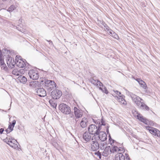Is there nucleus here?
Segmentation results:
<instances>
[{
    "label": "nucleus",
    "instance_id": "obj_1",
    "mask_svg": "<svg viewBox=\"0 0 160 160\" xmlns=\"http://www.w3.org/2000/svg\"><path fill=\"white\" fill-rule=\"evenodd\" d=\"M40 84L43 86L48 91L47 94L50 95V92L56 87V84L53 81L45 79H40Z\"/></svg>",
    "mask_w": 160,
    "mask_h": 160
},
{
    "label": "nucleus",
    "instance_id": "obj_2",
    "mask_svg": "<svg viewBox=\"0 0 160 160\" xmlns=\"http://www.w3.org/2000/svg\"><path fill=\"white\" fill-rule=\"evenodd\" d=\"M98 133V134L92 136V139L98 141L100 140L102 142H104L107 140V135L105 132L100 131Z\"/></svg>",
    "mask_w": 160,
    "mask_h": 160
},
{
    "label": "nucleus",
    "instance_id": "obj_3",
    "mask_svg": "<svg viewBox=\"0 0 160 160\" xmlns=\"http://www.w3.org/2000/svg\"><path fill=\"white\" fill-rule=\"evenodd\" d=\"M89 132L92 135H98L99 134L98 132L100 131L101 128L100 126H97L94 124L90 125L88 128Z\"/></svg>",
    "mask_w": 160,
    "mask_h": 160
},
{
    "label": "nucleus",
    "instance_id": "obj_4",
    "mask_svg": "<svg viewBox=\"0 0 160 160\" xmlns=\"http://www.w3.org/2000/svg\"><path fill=\"white\" fill-rule=\"evenodd\" d=\"M129 94L132 98V101L138 107L140 106V104L142 103V101H143V99L132 92H129Z\"/></svg>",
    "mask_w": 160,
    "mask_h": 160
},
{
    "label": "nucleus",
    "instance_id": "obj_5",
    "mask_svg": "<svg viewBox=\"0 0 160 160\" xmlns=\"http://www.w3.org/2000/svg\"><path fill=\"white\" fill-rule=\"evenodd\" d=\"M59 108L62 112L65 114H69L71 112L70 108L64 103L60 104L59 105Z\"/></svg>",
    "mask_w": 160,
    "mask_h": 160
},
{
    "label": "nucleus",
    "instance_id": "obj_6",
    "mask_svg": "<svg viewBox=\"0 0 160 160\" xmlns=\"http://www.w3.org/2000/svg\"><path fill=\"white\" fill-rule=\"evenodd\" d=\"M92 142L90 143L91 150L93 151H96L99 149V144L98 143V141L95 139H92V137L91 138Z\"/></svg>",
    "mask_w": 160,
    "mask_h": 160
},
{
    "label": "nucleus",
    "instance_id": "obj_7",
    "mask_svg": "<svg viewBox=\"0 0 160 160\" xmlns=\"http://www.w3.org/2000/svg\"><path fill=\"white\" fill-rule=\"evenodd\" d=\"M34 92L40 97H44L47 94L45 90L43 88H36L34 91Z\"/></svg>",
    "mask_w": 160,
    "mask_h": 160
},
{
    "label": "nucleus",
    "instance_id": "obj_8",
    "mask_svg": "<svg viewBox=\"0 0 160 160\" xmlns=\"http://www.w3.org/2000/svg\"><path fill=\"white\" fill-rule=\"evenodd\" d=\"M62 94V92L58 89L53 90L51 93V96L54 99H59L61 97Z\"/></svg>",
    "mask_w": 160,
    "mask_h": 160
},
{
    "label": "nucleus",
    "instance_id": "obj_9",
    "mask_svg": "<svg viewBox=\"0 0 160 160\" xmlns=\"http://www.w3.org/2000/svg\"><path fill=\"white\" fill-rule=\"evenodd\" d=\"M28 75L30 78L33 80H37L39 78V73L37 71L33 69L29 71Z\"/></svg>",
    "mask_w": 160,
    "mask_h": 160
},
{
    "label": "nucleus",
    "instance_id": "obj_10",
    "mask_svg": "<svg viewBox=\"0 0 160 160\" xmlns=\"http://www.w3.org/2000/svg\"><path fill=\"white\" fill-rule=\"evenodd\" d=\"M73 110L74 114L75 117L77 118H79L82 117L83 113L81 110L77 108L76 107H74Z\"/></svg>",
    "mask_w": 160,
    "mask_h": 160
},
{
    "label": "nucleus",
    "instance_id": "obj_11",
    "mask_svg": "<svg viewBox=\"0 0 160 160\" xmlns=\"http://www.w3.org/2000/svg\"><path fill=\"white\" fill-rule=\"evenodd\" d=\"M7 62L8 67L11 68H14L16 64V62H14L13 59H12V58L9 56L7 60Z\"/></svg>",
    "mask_w": 160,
    "mask_h": 160
},
{
    "label": "nucleus",
    "instance_id": "obj_12",
    "mask_svg": "<svg viewBox=\"0 0 160 160\" xmlns=\"http://www.w3.org/2000/svg\"><path fill=\"white\" fill-rule=\"evenodd\" d=\"M90 82L94 85L97 86L98 87L101 88V85L103 87V85L102 82L99 81L96 79H94V78H91L90 79Z\"/></svg>",
    "mask_w": 160,
    "mask_h": 160
},
{
    "label": "nucleus",
    "instance_id": "obj_13",
    "mask_svg": "<svg viewBox=\"0 0 160 160\" xmlns=\"http://www.w3.org/2000/svg\"><path fill=\"white\" fill-rule=\"evenodd\" d=\"M18 56H17L16 57L15 60L16 64L17 66L19 68H23L25 66L26 64L24 61L20 59L19 60H17Z\"/></svg>",
    "mask_w": 160,
    "mask_h": 160
},
{
    "label": "nucleus",
    "instance_id": "obj_14",
    "mask_svg": "<svg viewBox=\"0 0 160 160\" xmlns=\"http://www.w3.org/2000/svg\"><path fill=\"white\" fill-rule=\"evenodd\" d=\"M18 145H19V144L16 140L14 139L11 140L9 144L10 146L15 149H18L19 148Z\"/></svg>",
    "mask_w": 160,
    "mask_h": 160
},
{
    "label": "nucleus",
    "instance_id": "obj_15",
    "mask_svg": "<svg viewBox=\"0 0 160 160\" xmlns=\"http://www.w3.org/2000/svg\"><path fill=\"white\" fill-rule=\"evenodd\" d=\"M137 115L134 114L135 116L137 117V118L141 122L145 123L146 124H147L148 122V121L145 118L143 117L142 115L137 112Z\"/></svg>",
    "mask_w": 160,
    "mask_h": 160
},
{
    "label": "nucleus",
    "instance_id": "obj_16",
    "mask_svg": "<svg viewBox=\"0 0 160 160\" xmlns=\"http://www.w3.org/2000/svg\"><path fill=\"white\" fill-rule=\"evenodd\" d=\"M90 134H91L87 132H86L83 133V138L86 142H88L91 140V137Z\"/></svg>",
    "mask_w": 160,
    "mask_h": 160
},
{
    "label": "nucleus",
    "instance_id": "obj_17",
    "mask_svg": "<svg viewBox=\"0 0 160 160\" xmlns=\"http://www.w3.org/2000/svg\"><path fill=\"white\" fill-rule=\"evenodd\" d=\"M111 152L114 153L117 152L118 153L121 152L122 151L123 152L122 148H118L117 147L115 146H112L111 148Z\"/></svg>",
    "mask_w": 160,
    "mask_h": 160
},
{
    "label": "nucleus",
    "instance_id": "obj_18",
    "mask_svg": "<svg viewBox=\"0 0 160 160\" xmlns=\"http://www.w3.org/2000/svg\"><path fill=\"white\" fill-rule=\"evenodd\" d=\"M29 86L32 88H37L39 87V83L38 81H32L29 82Z\"/></svg>",
    "mask_w": 160,
    "mask_h": 160
},
{
    "label": "nucleus",
    "instance_id": "obj_19",
    "mask_svg": "<svg viewBox=\"0 0 160 160\" xmlns=\"http://www.w3.org/2000/svg\"><path fill=\"white\" fill-rule=\"evenodd\" d=\"M123 152L122 151L121 152H120V153H118L116 154L115 158V160H125V156L122 153V152Z\"/></svg>",
    "mask_w": 160,
    "mask_h": 160
},
{
    "label": "nucleus",
    "instance_id": "obj_20",
    "mask_svg": "<svg viewBox=\"0 0 160 160\" xmlns=\"http://www.w3.org/2000/svg\"><path fill=\"white\" fill-rule=\"evenodd\" d=\"M110 153H111V148L110 146H108L105 148L102 154L103 156H106Z\"/></svg>",
    "mask_w": 160,
    "mask_h": 160
},
{
    "label": "nucleus",
    "instance_id": "obj_21",
    "mask_svg": "<svg viewBox=\"0 0 160 160\" xmlns=\"http://www.w3.org/2000/svg\"><path fill=\"white\" fill-rule=\"evenodd\" d=\"M88 122V121L86 118H83L80 122V126L82 128L86 127L87 126Z\"/></svg>",
    "mask_w": 160,
    "mask_h": 160
},
{
    "label": "nucleus",
    "instance_id": "obj_22",
    "mask_svg": "<svg viewBox=\"0 0 160 160\" xmlns=\"http://www.w3.org/2000/svg\"><path fill=\"white\" fill-rule=\"evenodd\" d=\"M146 128L147 130H148L149 132L152 134L154 135H156V131H157V129L154 128L150 127H146Z\"/></svg>",
    "mask_w": 160,
    "mask_h": 160
},
{
    "label": "nucleus",
    "instance_id": "obj_23",
    "mask_svg": "<svg viewBox=\"0 0 160 160\" xmlns=\"http://www.w3.org/2000/svg\"><path fill=\"white\" fill-rule=\"evenodd\" d=\"M95 123L97 125L98 124V126H100V128H101L102 125L105 126L106 125L105 121L103 120L102 118L101 120V121H100V120L99 119L98 120V121H96V122H95Z\"/></svg>",
    "mask_w": 160,
    "mask_h": 160
},
{
    "label": "nucleus",
    "instance_id": "obj_24",
    "mask_svg": "<svg viewBox=\"0 0 160 160\" xmlns=\"http://www.w3.org/2000/svg\"><path fill=\"white\" fill-rule=\"evenodd\" d=\"M23 71L22 70H18V69H14L12 71V74L16 76H19L21 74V72Z\"/></svg>",
    "mask_w": 160,
    "mask_h": 160
},
{
    "label": "nucleus",
    "instance_id": "obj_25",
    "mask_svg": "<svg viewBox=\"0 0 160 160\" xmlns=\"http://www.w3.org/2000/svg\"><path fill=\"white\" fill-rule=\"evenodd\" d=\"M18 78L20 82L23 83H25L27 81V78L24 76L20 75Z\"/></svg>",
    "mask_w": 160,
    "mask_h": 160
},
{
    "label": "nucleus",
    "instance_id": "obj_26",
    "mask_svg": "<svg viewBox=\"0 0 160 160\" xmlns=\"http://www.w3.org/2000/svg\"><path fill=\"white\" fill-rule=\"evenodd\" d=\"M138 107L141 108L145 109L147 110H149V107L146 105L144 103L142 102L140 104V106H139Z\"/></svg>",
    "mask_w": 160,
    "mask_h": 160
},
{
    "label": "nucleus",
    "instance_id": "obj_27",
    "mask_svg": "<svg viewBox=\"0 0 160 160\" xmlns=\"http://www.w3.org/2000/svg\"><path fill=\"white\" fill-rule=\"evenodd\" d=\"M101 88L98 87L99 89L102 90V91L103 92H104L106 94H108V90H107L106 88L104 86H103V87L102 86V85H101Z\"/></svg>",
    "mask_w": 160,
    "mask_h": 160
},
{
    "label": "nucleus",
    "instance_id": "obj_28",
    "mask_svg": "<svg viewBox=\"0 0 160 160\" xmlns=\"http://www.w3.org/2000/svg\"><path fill=\"white\" fill-rule=\"evenodd\" d=\"M16 8V6L14 5H11L8 8L7 11L9 12H12Z\"/></svg>",
    "mask_w": 160,
    "mask_h": 160
},
{
    "label": "nucleus",
    "instance_id": "obj_29",
    "mask_svg": "<svg viewBox=\"0 0 160 160\" xmlns=\"http://www.w3.org/2000/svg\"><path fill=\"white\" fill-rule=\"evenodd\" d=\"M49 102L53 108H56L57 107V104L52 100H50Z\"/></svg>",
    "mask_w": 160,
    "mask_h": 160
},
{
    "label": "nucleus",
    "instance_id": "obj_30",
    "mask_svg": "<svg viewBox=\"0 0 160 160\" xmlns=\"http://www.w3.org/2000/svg\"><path fill=\"white\" fill-rule=\"evenodd\" d=\"M107 142H104L101 143L100 144V146H99V148L100 149L102 150L105 148V146L107 145Z\"/></svg>",
    "mask_w": 160,
    "mask_h": 160
},
{
    "label": "nucleus",
    "instance_id": "obj_31",
    "mask_svg": "<svg viewBox=\"0 0 160 160\" xmlns=\"http://www.w3.org/2000/svg\"><path fill=\"white\" fill-rule=\"evenodd\" d=\"M115 98L118 101V102H121L122 100L124 99L122 97L120 96H119V97L116 96Z\"/></svg>",
    "mask_w": 160,
    "mask_h": 160
},
{
    "label": "nucleus",
    "instance_id": "obj_32",
    "mask_svg": "<svg viewBox=\"0 0 160 160\" xmlns=\"http://www.w3.org/2000/svg\"><path fill=\"white\" fill-rule=\"evenodd\" d=\"M14 127L12 126V125H11V122H9L8 129L11 130V131H12L13 130Z\"/></svg>",
    "mask_w": 160,
    "mask_h": 160
},
{
    "label": "nucleus",
    "instance_id": "obj_33",
    "mask_svg": "<svg viewBox=\"0 0 160 160\" xmlns=\"http://www.w3.org/2000/svg\"><path fill=\"white\" fill-rule=\"evenodd\" d=\"M156 135H155L157 137H160V131L157 129V131H156Z\"/></svg>",
    "mask_w": 160,
    "mask_h": 160
},
{
    "label": "nucleus",
    "instance_id": "obj_34",
    "mask_svg": "<svg viewBox=\"0 0 160 160\" xmlns=\"http://www.w3.org/2000/svg\"><path fill=\"white\" fill-rule=\"evenodd\" d=\"M104 23L103 26L106 28V30H107L108 31H109V27L105 23V22H103Z\"/></svg>",
    "mask_w": 160,
    "mask_h": 160
},
{
    "label": "nucleus",
    "instance_id": "obj_35",
    "mask_svg": "<svg viewBox=\"0 0 160 160\" xmlns=\"http://www.w3.org/2000/svg\"><path fill=\"white\" fill-rule=\"evenodd\" d=\"M109 33L110 34H111V35H112V36H113V34H115V36L116 35V36H118L116 34V33L113 32L111 30H110V31H109Z\"/></svg>",
    "mask_w": 160,
    "mask_h": 160
},
{
    "label": "nucleus",
    "instance_id": "obj_36",
    "mask_svg": "<svg viewBox=\"0 0 160 160\" xmlns=\"http://www.w3.org/2000/svg\"><path fill=\"white\" fill-rule=\"evenodd\" d=\"M1 66H2V67H1V68H2V69L4 70L5 71H6L7 70V68L6 67V65L5 64V66L4 65H1Z\"/></svg>",
    "mask_w": 160,
    "mask_h": 160
},
{
    "label": "nucleus",
    "instance_id": "obj_37",
    "mask_svg": "<svg viewBox=\"0 0 160 160\" xmlns=\"http://www.w3.org/2000/svg\"><path fill=\"white\" fill-rule=\"evenodd\" d=\"M0 64L1 65H4L5 66V64L4 62L3 59H0Z\"/></svg>",
    "mask_w": 160,
    "mask_h": 160
},
{
    "label": "nucleus",
    "instance_id": "obj_38",
    "mask_svg": "<svg viewBox=\"0 0 160 160\" xmlns=\"http://www.w3.org/2000/svg\"><path fill=\"white\" fill-rule=\"evenodd\" d=\"M141 86L144 89H146L147 88V86L145 82V84H142L141 85Z\"/></svg>",
    "mask_w": 160,
    "mask_h": 160
},
{
    "label": "nucleus",
    "instance_id": "obj_39",
    "mask_svg": "<svg viewBox=\"0 0 160 160\" xmlns=\"http://www.w3.org/2000/svg\"><path fill=\"white\" fill-rule=\"evenodd\" d=\"M16 123V121L15 120H13L12 123L11 122V125H12V126L14 127Z\"/></svg>",
    "mask_w": 160,
    "mask_h": 160
},
{
    "label": "nucleus",
    "instance_id": "obj_40",
    "mask_svg": "<svg viewBox=\"0 0 160 160\" xmlns=\"http://www.w3.org/2000/svg\"><path fill=\"white\" fill-rule=\"evenodd\" d=\"M121 104H123V105H126V102L125 101V100H124V99H123L122 100V102H120Z\"/></svg>",
    "mask_w": 160,
    "mask_h": 160
},
{
    "label": "nucleus",
    "instance_id": "obj_41",
    "mask_svg": "<svg viewBox=\"0 0 160 160\" xmlns=\"http://www.w3.org/2000/svg\"><path fill=\"white\" fill-rule=\"evenodd\" d=\"M121 104H123V105H126V102L125 101V100H124V99H123L122 100V102H120Z\"/></svg>",
    "mask_w": 160,
    "mask_h": 160
},
{
    "label": "nucleus",
    "instance_id": "obj_42",
    "mask_svg": "<svg viewBox=\"0 0 160 160\" xmlns=\"http://www.w3.org/2000/svg\"><path fill=\"white\" fill-rule=\"evenodd\" d=\"M69 114V117L71 118H73L75 117V115L73 114V113H70Z\"/></svg>",
    "mask_w": 160,
    "mask_h": 160
},
{
    "label": "nucleus",
    "instance_id": "obj_43",
    "mask_svg": "<svg viewBox=\"0 0 160 160\" xmlns=\"http://www.w3.org/2000/svg\"><path fill=\"white\" fill-rule=\"evenodd\" d=\"M95 154L98 156H100V154H101V152H100L99 151H98L97 152H95Z\"/></svg>",
    "mask_w": 160,
    "mask_h": 160
},
{
    "label": "nucleus",
    "instance_id": "obj_44",
    "mask_svg": "<svg viewBox=\"0 0 160 160\" xmlns=\"http://www.w3.org/2000/svg\"><path fill=\"white\" fill-rule=\"evenodd\" d=\"M139 83L141 85L143 83L145 84V82L142 80H140V82H139Z\"/></svg>",
    "mask_w": 160,
    "mask_h": 160
},
{
    "label": "nucleus",
    "instance_id": "obj_45",
    "mask_svg": "<svg viewBox=\"0 0 160 160\" xmlns=\"http://www.w3.org/2000/svg\"><path fill=\"white\" fill-rule=\"evenodd\" d=\"M5 131H6V133H9L10 132H11V131H11V130H9V129H8V128L7 129H6V130H5Z\"/></svg>",
    "mask_w": 160,
    "mask_h": 160
},
{
    "label": "nucleus",
    "instance_id": "obj_46",
    "mask_svg": "<svg viewBox=\"0 0 160 160\" xmlns=\"http://www.w3.org/2000/svg\"><path fill=\"white\" fill-rule=\"evenodd\" d=\"M12 138H6V139H5L4 140V141H7V140H8V141H10L11 140H12Z\"/></svg>",
    "mask_w": 160,
    "mask_h": 160
},
{
    "label": "nucleus",
    "instance_id": "obj_47",
    "mask_svg": "<svg viewBox=\"0 0 160 160\" xmlns=\"http://www.w3.org/2000/svg\"><path fill=\"white\" fill-rule=\"evenodd\" d=\"M115 93H116V94L117 95H120V94H121V93L120 92H119L118 91H117L116 92H115Z\"/></svg>",
    "mask_w": 160,
    "mask_h": 160
},
{
    "label": "nucleus",
    "instance_id": "obj_48",
    "mask_svg": "<svg viewBox=\"0 0 160 160\" xmlns=\"http://www.w3.org/2000/svg\"><path fill=\"white\" fill-rule=\"evenodd\" d=\"M4 131V129L2 128L0 129V133L2 134Z\"/></svg>",
    "mask_w": 160,
    "mask_h": 160
},
{
    "label": "nucleus",
    "instance_id": "obj_49",
    "mask_svg": "<svg viewBox=\"0 0 160 160\" xmlns=\"http://www.w3.org/2000/svg\"><path fill=\"white\" fill-rule=\"evenodd\" d=\"M125 154L126 155V158L127 159V160H129L130 159V158L129 157L128 155V154Z\"/></svg>",
    "mask_w": 160,
    "mask_h": 160
},
{
    "label": "nucleus",
    "instance_id": "obj_50",
    "mask_svg": "<svg viewBox=\"0 0 160 160\" xmlns=\"http://www.w3.org/2000/svg\"><path fill=\"white\" fill-rule=\"evenodd\" d=\"M4 141L9 145V143L10 142V141L8 140Z\"/></svg>",
    "mask_w": 160,
    "mask_h": 160
},
{
    "label": "nucleus",
    "instance_id": "obj_51",
    "mask_svg": "<svg viewBox=\"0 0 160 160\" xmlns=\"http://www.w3.org/2000/svg\"><path fill=\"white\" fill-rule=\"evenodd\" d=\"M141 79L140 78H137L136 80L139 83L140 82V80H141Z\"/></svg>",
    "mask_w": 160,
    "mask_h": 160
},
{
    "label": "nucleus",
    "instance_id": "obj_52",
    "mask_svg": "<svg viewBox=\"0 0 160 160\" xmlns=\"http://www.w3.org/2000/svg\"><path fill=\"white\" fill-rule=\"evenodd\" d=\"M47 41L48 42H50V44L51 43V44H52V41H51V40H49V41L47 40Z\"/></svg>",
    "mask_w": 160,
    "mask_h": 160
},
{
    "label": "nucleus",
    "instance_id": "obj_53",
    "mask_svg": "<svg viewBox=\"0 0 160 160\" xmlns=\"http://www.w3.org/2000/svg\"><path fill=\"white\" fill-rule=\"evenodd\" d=\"M3 59L2 58V53L0 54V59Z\"/></svg>",
    "mask_w": 160,
    "mask_h": 160
},
{
    "label": "nucleus",
    "instance_id": "obj_54",
    "mask_svg": "<svg viewBox=\"0 0 160 160\" xmlns=\"http://www.w3.org/2000/svg\"><path fill=\"white\" fill-rule=\"evenodd\" d=\"M102 21L98 20V23L99 24H101V22H102Z\"/></svg>",
    "mask_w": 160,
    "mask_h": 160
},
{
    "label": "nucleus",
    "instance_id": "obj_55",
    "mask_svg": "<svg viewBox=\"0 0 160 160\" xmlns=\"http://www.w3.org/2000/svg\"><path fill=\"white\" fill-rule=\"evenodd\" d=\"M21 57L20 56H19V57H18V56L17 60H19L20 59H21Z\"/></svg>",
    "mask_w": 160,
    "mask_h": 160
},
{
    "label": "nucleus",
    "instance_id": "obj_56",
    "mask_svg": "<svg viewBox=\"0 0 160 160\" xmlns=\"http://www.w3.org/2000/svg\"><path fill=\"white\" fill-rule=\"evenodd\" d=\"M78 118H77L76 117H75V121L76 122H77L78 121V120L77 119Z\"/></svg>",
    "mask_w": 160,
    "mask_h": 160
},
{
    "label": "nucleus",
    "instance_id": "obj_57",
    "mask_svg": "<svg viewBox=\"0 0 160 160\" xmlns=\"http://www.w3.org/2000/svg\"><path fill=\"white\" fill-rule=\"evenodd\" d=\"M103 22H105L104 21H102L101 22V24L103 26H104V23Z\"/></svg>",
    "mask_w": 160,
    "mask_h": 160
},
{
    "label": "nucleus",
    "instance_id": "obj_58",
    "mask_svg": "<svg viewBox=\"0 0 160 160\" xmlns=\"http://www.w3.org/2000/svg\"><path fill=\"white\" fill-rule=\"evenodd\" d=\"M98 157H99V158L100 159H101V157H102L101 154L100 156H99Z\"/></svg>",
    "mask_w": 160,
    "mask_h": 160
},
{
    "label": "nucleus",
    "instance_id": "obj_59",
    "mask_svg": "<svg viewBox=\"0 0 160 160\" xmlns=\"http://www.w3.org/2000/svg\"><path fill=\"white\" fill-rule=\"evenodd\" d=\"M135 112H136V113H137V112H136V111H135ZM137 114V113H136Z\"/></svg>",
    "mask_w": 160,
    "mask_h": 160
},
{
    "label": "nucleus",
    "instance_id": "obj_60",
    "mask_svg": "<svg viewBox=\"0 0 160 160\" xmlns=\"http://www.w3.org/2000/svg\"><path fill=\"white\" fill-rule=\"evenodd\" d=\"M115 38H116V37H115Z\"/></svg>",
    "mask_w": 160,
    "mask_h": 160
}]
</instances>
